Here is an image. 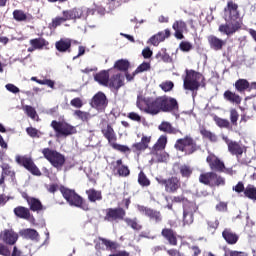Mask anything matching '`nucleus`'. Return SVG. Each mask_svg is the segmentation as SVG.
Segmentation results:
<instances>
[{
    "mask_svg": "<svg viewBox=\"0 0 256 256\" xmlns=\"http://www.w3.org/2000/svg\"><path fill=\"white\" fill-rule=\"evenodd\" d=\"M136 105L140 111L147 115H159V113H173L179 111V102L173 97L167 95L156 98H141L137 100Z\"/></svg>",
    "mask_w": 256,
    "mask_h": 256,
    "instance_id": "1",
    "label": "nucleus"
},
{
    "mask_svg": "<svg viewBox=\"0 0 256 256\" xmlns=\"http://www.w3.org/2000/svg\"><path fill=\"white\" fill-rule=\"evenodd\" d=\"M224 17L226 23L219 26L218 31L220 33H224V35L229 37L235 35L243 27V21L239 18V5L233 2V0L227 2L224 8Z\"/></svg>",
    "mask_w": 256,
    "mask_h": 256,
    "instance_id": "2",
    "label": "nucleus"
},
{
    "mask_svg": "<svg viewBox=\"0 0 256 256\" xmlns=\"http://www.w3.org/2000/svg\"><path fill=\"white\" fill-rule=\"evenodd\" d=\"M48 193H57L60 191L62 193V197L69 203L71 207H78V209H82L83 211H89V203L83 199L75 190H71L65 186H60L57 183L50 184L47 187Z\"/></svg>",
    "mask_w": 256,
    "mask_h": 256,
    "instance_id": "3",
    "label": "nucleus"
},
{
    "mask_svg": "<svg viewBox=\"0 0 256 256\" xmlns=\"http://www.w3.org/2000/svg\"><path fill=\"white\" fill-rule=\"evenodd\" d=\"M186 76L183 80V87L185 91H191L192 97H197L199 87H206L205 76L195 70L186 69Z\"/></svg>",
    "mask_w": 256,
    "mask_h": 256,
    "instance_id": "4",
    "label": "nucleus"
},
{
    "mask_svg": "<svg viewBox=\"0 0 256 256\" xmlns=\"http://www.w3.org/2000/svg\"><path fill=\"white\" fill-rule=\"evenodd\" d=\"M174 149L180 153H184L186 156H190L197 153V151H201V145L197 144V141L193 136L185 135L176 140Z\"/></svg>",
    "mask_w": 256,
    "mask_h": 256,
    "instance_id": "5",
    "label": "nucleus"
},
{
    "mask_svg": "<svg viewBox=\"0 0 256 256\" xmlns=\"http://www.w3.org/2000/svg\"><path fill=\"white\" fill-rule=\"evenodd\" d=\"M101 133L105 139H107L110 147L115 151H119L120 153H130L131 148L127 145L117 144V134L115 133V129L111 124H107L106 127L101 129Z\"/></svg>",
    "mask_w": 256,
    "mask_h": 256,
    "instance_id": "6",
    "label": "nucleus"
},
{
    "mask_svg": "<svg viewBox=\"0 0 256 256\" xmlns=\"http://www.w3.org/2000/svg\"><path fill=\"white\" fill-rule=\"evenodd\" d=\"M44 159L49 161L52 167H55L58 171L63 169V165H65V155L61 154L57 150H53L51 148H44L41 151Z\"/></svg>",
    "mask_w": 256,
    "mask_h": 256,
    "instance_id": "7",
    "label": "nucleus"
},
{
    "mask_svg": "<svg viewBox=\"0 0 256 256\" xmlns=\"http://www.w3.org/2000/svg\"><path fill=\"white\" fill-rule=\"evenodd\" d=\"M56 137H71L77 134V128L65 121L53 120L50 124Z\"/></svg>",
    "mask_w": 256,
    "mask_h": 256,
    "instance_id": "8",
    "label": "nucleus"
},
{
    "mask_svg": "<svg viewBox=\"0 0 256 256\" xmlns=\"http://www.w3.org/2000/svg\"><path fill=\"white\" fill-rule=\"evenodd\" d=\"M137 211L147 217V219L152 223V225H161L163 223V214L157 209L151 207L137 205Z\"/></svg>",
    "mask_w": 256,
    "mask_h": 256,
    "instance_id": "9",
    "label": "nucleus"
},
{
    "mask_svg": "<svg viewBox=\"0 0 256 256\" xmlns=\"http://www.w3.org/2000/svg\"><path fill=\"white\" fill-rule=\"evenodd\" d=\"M213 121L216 123L217 127H220V129H231V125L233 127H238L239 124L237 121H239V111L235 108L230 109V122L217 115H213Z\"/></svg>",
    "mask_w": 256,
    "mask_h": 256,
    "instance_id": "10",
    "label": "nucleus"
},
{
    "mask_svg": "<svg viewBox=\"0 0 256 256\" xmlns=\"http://www.w3.org/2000/svg\"><path fill=\"white\" fill-rule=\"evenodd\" d=\"M15 161L18 165H20L21 167H24V169L29 171V173H31L32 175H35L36 177H41L42 175L41 170H39V168L33 161V158L27 155L25 156L17 155L15 157Z\"/></svg>",
    "mask_w": 256,
    "mask_h": 256,
    "instance_id": "11",
    "label": "nucleus"
},
{
    "mask_svg": "<svg viewBox=\"0 0 256 256\" xmlns=\"http://www.w3.org/2000/svg\"><path fill=\"white\" fill-rule=\"evenodd\" d=\"M159 185H163L166 193H177L181 189V179L171 176L168 179L156 178Z\"/></svg>",
    "mask_w": 256,
    "mask_h": 256,
    "instance_id": "12",
    "label": "nucleus"
},
{
    "mask_svg": "<svg viewBox=\"0 0 256 256\" xmlns=\"http://www.w3.org/2000/svg\"><path fill=\"white\" fill-rule=\"evenodd\" d=\"M105 213L104 221H108V223H113V221H124L125 216L127 215V211L121 207L107 208Z\"/></svg>",
    "mask_w": 256,
    "mask_h": 256,
    "instance_id": "13",
    "label": "nucleus"
},
{
    "mask_svg": "<svg viewBox=\"0 0 256 256\" xmlns=\"http://www.w3.org/2000/svg\"><path fill=\"white\" fill-rule=\"evenodd\" d=\"M90 105L93 109L99 111V113H104L105 109H107V105H109V100L105 93L98 92L93 96Z\"/></svg>",
    "mask_w": 256,
    "mask_h": 256,
    "instance_id": "14",
    "label": "nucleus"
},
{
    "mask_svg": "<svg viewBox=\"0 0 256 256\" xmlns=\"http://www.w3.org/2000/svg\"><path fill=\"white\" fill-rule=\"evenodd\" d=\"M222 139L226 143L229 153H231L232 155L237 157L238 160L241 159V156L243 155V153H245V151H247V149L245 147L241 146V144H239V142L233 141V140L229 139V137H227V136H223Z\"/></svg>",
    "mask_w": 256,
    "mask_h": 256,
    "instance_id": "15",
    "label": "nucleus"
},
{
    "mask_svg": "<svg viewBox=\"0 0 256 256\" xmlns=\"http://www.w3.org/2000/svg\"><path fill=\"white\" fill-rule=\"evenodd\" d=\"M206 163H208L211 171H215L216 173H223L225 171V162L221 161V159L213 153H210L206 157Z\"/></svg>",
    "mask_w": 256,
    "mask_h": 256,
    "instance_id": "16",
    "label": "nucleus"
},
{
    "mask_svg": "<svg viewBox=\"0 0 256 256\" xmlns=\"http://www.w3.org/2000/svg\"><path fill=\"white\" fill-rule=\"evenodd\" d=\"M23 199H25L27 202L29 211H33L34 213H41V211H45L46 209L45 206H43V203H41V200L38 198L24 194Z\"/></svg>",
    "mask_w": 256,
    "mask_h": 256,
    "instance_id": "17",
    "label": "nucleus"
},
{
    "mask_svg": "<svg viewBox=\"0 0 256 256\" xmlns=\"http://www.w3.org/2000/svg\"><path fill=\"white\" fill-rule=\"evenodd\" d=\"M83 8L81 7H74L68 10L62 11V17L64 21H77V19H81L83 17Z\"/></svg>",
    "mask_w": 256,
    "mask_h": 256,
    "instance_id": "18",
    "label": "nucleus"
},
{
    "mask_svg": "<svg viewBox=\"0 0 256 256\" xmlns=\"http://www.w3.org/2000/svg\"><path fill=\"white\" fill-rule=\"evenodd\" d=\"M113 166L112 171L119 175V177H129L131 175V170H129V166L123 164L122 159H118L116 162H112Z\"/></svg>",
    "mask_w": 256,
    "mask_h": 256,
    "instance_id": "19",
    "label": "nucleus"
},
{
    "mask_svg": "<svg viewBox=\"0 0 256 256\" xmlns=\"http://www.w3.org/2000/svg\"><path fill=\"white\" fill-rule=\"evenodd\" d=\"M149 143H151V136H142L140 142L132 144V151L136 153V155H141L143 151L149 149Z\"/></svg>",
    "mask_w": 256,
    "mask_h": 256,
    "instance_id": "20",
    "label": "nucleus"
},
{
    "mask_svg": "<svg viewBox=\"0 0 256 256\" xmlns=\"http://www.w3.org/2000/svg\"><path fill=\"white\" fill-rule=\"evenodd\" d=\"M208 45L210 46V49L213 51H222L223 47L227 45V42L225 40L215 36V35H209L207 37Z\"/></svg>",
    "mask_w": 256,
    "mask_h": 256,
    "instance_id": "21",
    "label": "nucleus"
},
{
    "mask_svg": "<svg viewBox=\"0 0 256 256\" xmlns=\"http://www.w3.org/2000/svg\"><path fill=\"white\" fill-rule=\"evenodd\" d=\"M171 37V30L169 28L165 29L164 32H158L157 34L153 35L149 39V43L153 45L154 47H158L159 43H162V41H165L166 39H169Z\"/></svg>",
    "mask_w": 256,
    "mask_h": 256,
    "instance_id": "22",
    "label": "nucleus"
},
{
    "mask_svg": "<svg viewBox=\"0 0 256 256\" xmlns=\"http://www.w3.org/2000/svg\"><path fill=\"white\" fill-rule=\"evenodd\" d=\"M0 237L6 245H15V243H17V239H19V235L15 233V231L9 229L1 232Z\"/></svg>",
    "mask_w": 256,
    "mask_h": 256,
    "instance_id": "23",
    "label": "nucleus"
},
{
    "mask_svg": "<svg viewBox=\"0 0 256 256\" xmlns=\"http://www.w3.org/2000/svg\"><path fill=\"white\" fill-rule=\"evenodd\" d=\"M172 29L175 30L174 37L176 39H185V36L183 35V33L187 31V23L185 21L176 20L172 25Z\"/></svg>",
    "mask_w": 256,
    "mask_h": 256,
    "instance_id": "24",
    "label": "nucleus"
},
{
    "mask_svg": "<svg viewBox=\"0 0 256 256\" xmlns=\"http://www.w3.org/2000/svg\"><path fill=\"white\" fill-rule=\"evenodd\" d=\"M193 211H195V204H193V202H188V204L184 205V211H183L184 225H191V223H193Z\"/></svg>",
    "mask_w": 256,
    "mask_h": 256,
    "instance_id": "25",
    "label": "nucleus"
},
{
    "mask_svg": "<svg viewBox=\"0 0 256 256\" xmlns=\"http://www.w3.org/2000/svg\"><path fill=\"white\" fill-rule=\"evenodd\" d=\"M161 236L165 241L169 243V245L177 246V232L172 228H163L161 231Z\"/></svg>",
    "mask_w": 256,
    "mask_h": 256,
    "instance_id": "26",
    "label": "nucleus"
},
{
    "mask_svg": "<svg viewBox=\"0 0 256 256\" xmlns=\"http://www.w3.org/2000/svg\"><path fill=\"white\" fill-rule=\"evenodd\" d=\"M224 101L231 103V105H240L243 102V98L234 91L226 90L223 93Z\"/></svg>",
    "mask_w": 256,
    "mask_h": 256,
    "instance_id": "27",
    "label": "nucleus"
},
{
    "mask_svg": "<svg viewBox=\"0 0 256 256\" xmlns=\"http://www.w3.org/2000/svg\"><path fill=\"white\" fill-rule=\"evenodd\" d=\"M14 215H16L18 219H24L25 221H31V219H33V221H35V218L31 215V211L25 206H17L14 208Z\"/></svg>",
    "mask_w": 256,
    "mask_h": 256,
    "instance_id": "28",
    "label": "nucleus"
},
{
    "mask_svg": "<svg viewBox=\"0 0 256 256\" xmlns=\"http://www.w3.org/2000/svg\"><path fill=\"white\" fill-rule=\"evenodd\" d=\"M113 71V68L108 70H101L94 76V81L99 83V85H103V87H109V72Z\"/></svg>",
    "mask_w": 256,
    "mask_h": 256,
    "instance_id": "29",
    "label": "nucleus"
},
{
    "mask_svg": "<svg viewBox=\"0 0 256 256\" xmlns=\"http://www.w3.org/2000/svg\"><path fill=\"white\" fill-rule=\"evenodd\" d=\"M125 83H123V79L121 78V73L114 74L108 80V86L110 89H115V91H119L121 87H123Z\"/></svg>",
    "mask_w": 256,
    "mask_h": 256,
    "instance_id": "30",
    "label": "nucleus"
},
{
    "mask_svg": "<svg viewBox=\"0 0 256 256\" xmlns=\"http://www.w3.org/2000/svg\"><path fill=\"white\" fill-rule=\"evenodd\" d=\"M222 237L226 243H228V245H235V243L239 241V235L229 228L224 229L222 232Z\"/></svg>",
    "mask_w": 256,
    "mask_h": 256,
    "instance_id": "31",
    "label": "nucleus"
},
{
    "mask_svg": "<svg viewBox=\"0 0 256 256\" xmlns=\"http://www.w3.org/2000/svg\"><path fill=\"white\" fill-rule=\"evenodd\" d=\"M235 90L238 93H245V91H252L251 83L247 79L240 78L234 83Z\"/></svg>",
    "mask_w": 256,
    "mask_h": 256,
    "instance_id": "32",
    "label": "nucleus"
},
{
    "mask_svg": "<svg viewBox=\"0 0 256 256\" xmlns=\"http://www.w3.org/2000/svg\"><path fill=\"white\" fill-rule=\"evenodd\" d=\"M159 131H162V133H167L168 135H177V133H181V130L173 127L170 122L163 121L158 126Z\"/></svg>",
    "mask_w": 256,
    "mask_h": 256,
    "instance_id": "33",
    "label": "nucleus"
},
{
    "mask_svg": "<svg viewBox=\"0 0 256 256\" xmlns=\"http://www.w3.org/2000/svg\"><path fill=\"white\" fill-rule=\"evenodd\" d=\"M86 195L90 203H97V201H103V193L101 192V190L90 188L89 190H86Z\"/></svg>",
    "mask_w": 256,
    "mask_h": 256,
    "instance_id": "34",
    "label": "nucleus"
},
{
    "mask_svg": "<svg viewBox=\"0 0 256 256\" xmlns=\"http://www.w3.org/2000/svg\"><path fill=\"white\" fill-rule=\"evenodd\" d=\"M55 48L59 51V53H67V51L71 49V39L61 38L55 43Z\"/></svg>",
    "mask_w": 256,
    "mask_h": 256,
    "instance_id": "35",
    "label": "nucleus"
},
{
    "mask_svg": "<svg viewBox=\"0 0 256 256\" xmlns=\"http://www.w3.org/2000/svg\"><path fill=\"white\" fill-rule=\"evenodd\" d=\"M217 178V172H205L200 174L199 176V182L202 183V185H208L209 187H211V183L213 181V179Z\"/></svg>",
    "mask_w": 256,
    "mask_h": 256,
    "instance_id": "36",
    "label": "nucleus"
},
{
    "mask_svg": "<svg viewBox=\"0 0 256 256\" xmlns=\"http://www.w3.org/2000/svg\"><path fill=\"white\" fill-rule=\"evenodd\" d=\"M165 147H167V136L161 135L152 147L151 153L155 155L157 154V151H163Z\"/></svg>",
    "mask_w": 256,
    "mask_h": 256,
    "instance_id": "37",
    "label": "nucleus"
},
{
    "mask_svg": "<svg viewBox=\"0 0 256 256\" xmlns=\"http://www.w3.org/2000/svg\"><path fill=\"white\" fill-rule=\"evenodd\" d=\"M155 59H157L158 63H173V58L167 53V48H162L160 51L157 52L155 55Z\"/></svg>",
    "mask_w": 256,
    "mask_h": 256,
    "instance_id": "38",
    "label": "nucleus"
},
{
    "mask_svg": "<svg viewBox=\"0 0 256 256\" xmlns=\"http://www.w3.org/2000/svg\"><path fill=\"white\" fill-rule=\"evenodd\" d=\"M30 45L34 47V49L41 51L44 47H49V41H47L43 37L34 38L29 41Z\"/></svg>",
    "mask_w": 256,
    "mask_h": 256,
    "instance_id": "39",
    "label": "nucleus"
},
{
    "mask_svg": "<svg viewBox=\"0 0 256 256\" xmlns=\"http://www.w3.org/2000/svg\"><path fill=\"white\" fill-rule=\"evenodd\" d=\"M129 67H131V63L129 62V60L120 59L114 63L112 70L117 69V71L127 73V71H129Z\"/></svg>",
    "mask_w": 256,
    "mask_h": 256,
    "instance_id": "40",
    "label": "nucleus"
},
{
    "mask_svg": "<svg viewBox=\"0 0 256 256\" xmlns=\"http://www.w3.org/2000/svg\"><path fill=\"white\" fill-rule=\"evenodd\" d=\"M22 236L25 237V239H31L32 241H39V232L35 229H25L22 231Z\"/></svg>",
    "mask_w": 256,
    "mask_h": 256,
    "instance_id": "41",
    "label": "nucleus"
},
{
    "mask_svg": "<svg viewBox=\"0 0 256 256\" xmlns=\"http://www.w3.org/2000/svg\"><path fill=\"white\" fill-rule=\"evenodd\" d=\"M124 222L134 231H141L143 229V226L139 224V220L137 218H124Z\"/></svg>",
    "mask_w": 256,
    "mask_h": 256,
    "instance_id": "42",
    "label": "nucleus"
},
{
    "mask_svg": "<svg viewBox=\"0 0 256 256\" xmlns=\"http://www.w3.org/2000/svg\"><path fill=\"white\" fill-rule=\"evenodd\" d=\"M200 134L202 135L203 139H208L211 143H217V136L215 133L203 128L200 130Z\"/></svg>",
    "mask_w": 256,
    "mask_h": 256,
    "instance_id": "43",
    "label": "nucleus"
},
{
    "mask_svg": "<svg viewBox=\"0 0 256 256\" xmlns=\"http://www.w3.org/2000/svg\"><path fill=\"white\" fill-rule=\"evenodd\" d=\"M181 177H184L185 179H189V177H191V175H193V169L191 166L189 165H182L179 168Z\"/></svg>",
    "mask_w": 256,
    "mask_h": 256,
    "instance_id": "44",
    "label": "nucleus"
},
{
    "mask_svg": "<svg viewBox=\"0 0 256 256\" xmlns=\"http://www.w3.org/2000/svg\"><path fill=\"white\" fill-rule=\"evenodd\" d=\"M138 183L139 185H141V187H149V185H151V180L147 178L145 172L140 171V173L138 174Z\"/></svg>",
    "mask_w": 256,
    "mask_h": 256,
    "instance_id": "45",
    "label": "nucleus"
},
{
    "mask_svg": "<svg viewBox=\"0 0 256 256\" xmlns=\"http://www.w3.org/2000/svg\"><path fill=\"white\" fill-rule=\"evenodd\" d=\"M104 244H105V247H106V251H116L119 249V247H121V245H119V243L115 242V241H111L109 239H106L104 240Z\"/></svg>",
    "mask_w": 256,
    "mask_h": 256,
    "instance_id": "46",
    "label": "nucleus"
},
{
    "mask_svg": "<svg viewBox=\"0 0 256 256\" xmlns=\"http://www.w3.org/2000/svg\"><path fill=\"white\" fill-rule=\"evenodd\" d=\"M26 133L31 137L32 139H39L43 133L39 131L37 128L34 127H28L26 128Z\"/></svg>",
    "mask_w": 256,
    "mask_h": 256,
    "instance_id": "47",
    "label": "nucleus"
},
{
    "mask_svg": "<svg viewBox=\"0 0 256 256\" xmlns=\"http://www.w3.org/2000/svg\"><path fill=\"white\" fill-rule=\"evenodd\" d=\"M63 23H65L63 16H57L52 19V22L49 24V29H56L60 27V25H63Z\"/></svg>",
    "mask_w": 256,
    "mask_h": 256,
    "instance_id": "48",
    "label": "nucleus"
},
{
    "mask_svg": "<svg viewBox=\"0 0 256 256\" xmlns=\"http://www.w3.org/2000/svg\"><path fill=\"white\" fill-rule=\"evenodd\" d=\"M11 256H29V248L19 249L17 246H14Z\"/></svg>",
    "mask_w": 256,
    "mask_h": 256,
    "instance_id": "49",
    "label": "nucleus"
},
{
    "mask_svg": "<svg viewBox=\"0 0 256 256\" xmlns=\"http://www.w3.org/2000/svg\"><path fill=\"white\" fill-rule=\"evenodd\" d=\"M150 70H151V63L143 62L136 68V71H134V75H139V73H145V71H150Z\"/></svg>",
    "mask_w": 256,
    "mask_h": 256,
    "instance_id": "50",
    "label": "nucleus"
},
{
    "mask_svg": "<svg viewBox=\"0 0 256 256\" xmlns=\"http://www.w3.org/2000/svg\"><path fill=\"white\" fill-rule=\"evenodd\" d=\"M13 19L15 21H27V14L23 10H14Z\"/></svg>",
    "mask_w": 256,
    "mask_h": 256,
    "instance_id": "51",
    "label": "nucleus"
},
{
    "mask_svg": "<svg viewBox=\"0 0 256 256\" xmlns=\"http://www.w3.org/2000/svg\"><path fill=\"white\" fill-rule=\"evenodd\" d=\"M225 185V178L216 173V178L212 179L210 187H221Z\"/></svg>",
    "mask_w": 256,
    "mask_h": 256,
    "instance_id": "52",
    "label": "nucleus"
},
{
    "mask_svg": "<svg viewBox=\"0 0 256 256\" xmlns=\"http://www.w3.org/2000/svg\"><path fill=\"white\" fill-rule=\"evenodd\" d=\"M26 115L28 117H30V119H35V117H37V110H35V108H33V106H29V105H26L23 107Z\"/></svg>",
    "mask_w": 256,
    "mask_h": 256,
    "instance_id": "53",
    "label": "nucleus"
},
{
    "mask_svg": "<svg viewBox=\"0 0 256 256\" xmlns=\"http://www.w3.org/2000/svg\"><path fill=\"white\" fill-rule=\"evenodd\" d=\"M160 89H162V91H164L165 93L169 92V91H172L173 88L175 87V84L172 82V81H165V82H162L160 85H159Z\"/></svg>",
    "mask_w": 256,
    "mask_h": 256,
    "instance_id": "54",
    "label": "nucleus"
},
{
    "mask_svg": "<svg viewBox=\"0 0 256 256\" xmlns=\"http://www.w3.org/2000/svg\"><path fill=\"white\" fill-rule=\"evenodd\" d=\"M74 115L78 117V119H81V121H89V118L91 117L89 112H83L81 110H75Z\"/></svg>",
    "mask_w": 256,
    "mask_h": 256,
    "instance_id": "55",
    "label": "nucleus"
},
{
    "mask_svg": "<svg viewBox=\"0 0 256 256\" xmlns=\"http://www.w3.org/2000/svg\"><path fill=\"white\" fill-rule=\"evenodd\" d=\"M95 249L98 253H101V251L107 250L105 247V238L98 237V242L95 244Z\"/></svg>",
    "mask_w": 256,
    "mask_h": 256,
    "instance_id": "56",
    "label": "nucleus"
},
{
    "mask_svg": "<svg viewBox=\"0 0 256 256\" xmlns=\"http://www.w3.org/2000/svg\"><path fill=\"white\" fill-rule=\"evenodd\" d=\"M3 177H13L15 172L11 171V166L9 164H4L2 166V174Z\"/></svg>",
    "mask_w": 256,
    "mask_h": 256,
    "instance_id": "57",
    "label": "nucleus"
},
{
    "mask_svg": "<svg viewBox=\"0 0 256 256\" xmlns=\"http://www.w3.org/2000/svg\"><path fill=\"white\" fill-rule=\"evenodd\" d=\"M179 48L184 52V53H189L191 49H193V44L187 41H182L179 45Z\"/></svg>",
    "mask_w": 256,
    "mask_h": 256,
    "instance_id": "58",
    "label": "nucleus"
},
{
    "mask_svg": "<svg viewBox=\"0 0 256 256\" xmlns=\"http://www.w3.org/2000/svg\"><path fill=\"white\" fill-rule=\"evenodd\" d=\"M227 209H228V204H227V202H219V203L216 205V211H219L220 213H225V212H227Z\"/></svg>",
    "mask_w": 256,
    "mask_h": 256,
    "instance_id": "59",
    "label": "nucleus"
},
{
    "mask_svg": "<svg viewBox=\"0 0 256 256\" xmlns=\"http://www.w3.org/2000/svg\"><path fill=\"white\" fill-rule=\"evenodd\" d=\"M70 105H72V107H76V109H81V107H83V101L81 98H74L71 100Z\"/></svg>",
    "mask_w": 256,
    "mask_h": 256,
    "instance_id": "60",
    "label": "nucleus"
},
{
    "mask_svg": "<svg viewBox=\"0 0 256 256\" xmlns=\"http://www.w3.org/2000/svg\"><path fill=\"white\" fill-rule=\"evenodd\" d=\"M0 255H2V256L11 255V251H9V248L2 242H0Z\"/></svg>",
    "mask_w": 256,
    "mask_h": 256,
    "instance_id": "61",
    "label": "nucleus"
},
{
    "mask_svg": "<svg viewBox=\"0 0 256 256\" xmlns=\"http://www.w3.org/2000/svg\"><path fill=\"white\" fill-rule=\"evenodd\" d=\"M128 119H131V121H136V123H141V116L137 112L128 113Z\"/></svg>",
    "mask_w": 256,
    "mask_h": 256,
    "instance_id": "62",
    "label": "nucleus"
},
{
    "mask_svg": "<svg viewBox=\"0 0 256 256\" xmlns=\"http://www.w3.org/2000/svg\"><path fill=\"white\" fill-rule=\"evenodd\" d=\"M40 85H47V87H50V89H55V81L51 79L41 80Z\"/></svg>",
    "mask_w": 256,
    "mask_h": 256,
    "instance_id": "63",
    "label": "nucleus"
},
{
    "mask_svg": "<svg viewBox=\"0 0 256 256\" xmlns=\"http://www.w3.org/2000/svg\"><path fill=\"white\" fill-rule=\"evenodd\" d=\"M6 89L7 91H9L10 93H14L17 94L19 93L21 90L19 89V87L15 86L14 84H7L6 85Z\"/></svg>",
    "mask_w": 256,
    "mask_h": 256,
    "instance_id": "64",
    "label": "nucleus"
}]
</instances>
